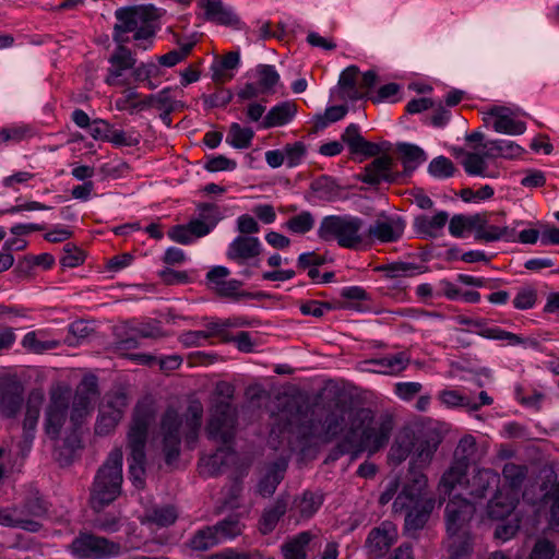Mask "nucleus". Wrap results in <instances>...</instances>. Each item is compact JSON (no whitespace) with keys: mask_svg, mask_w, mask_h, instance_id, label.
<instances>
[{"mask_svg":"<svg viewBox=\"0 0 559 559\" xmlns=\"http://www.w3.org/2000/svg\"><path fill=\"white\" fill-rule=\"evenodd\" d=\"M365 364L380 367L382 370H379V372L395 374L407 367L409 358L404 352H400L382 358L367 360Z\"/></svg>","mask_w":559,"mask_h":559,"instance_id":"nucleus-35","label":"nucleus"},{"mask_svg":"<svg viewBox=\"0 0 559 559\" xmlns=\"http://www.w3.org/2000/svg\"><path fill=\"white\" fill-rule=\"evenodd\" d=\"M115 16L117 23L112 39L117 44H126L129 41V33H134L135 40L152 39L156 33L153 23L160 17V13L153 4L130 5L117 9Z\"/></svg>","mask_w":559,"mask_h":559,"instance_id":"nucleus-5","label":"nucleus"},{"mask_svg":"<svg viewBox=\"0 0 559 559\" xmlns=\"http://www.w3.org/2000/svg\"><path fill=\"white\" fill-rule=\"evenodd\" d=\"M520 523L521 519L519 515H513L507 520L499 521L493 532L495 538L503 542L511 539L519 532Z\"/></svg>","mask_w":559,"mask_h":559,"instance_id":"nucleus-47","label":"nucleus"},{"mask_svg":"<svg viewBox=\"0 0 559 559\" xmlns=\"http://www.w3.org/2000/svg\"><path fill=\"white\" fill-rule=\"evenodd\" d=\"M177 519V512L173 506H164L148 509L145 512V520L148 523L156 524L157 526L164 527L175 523Z\"/></svg>","mask_w":559,"mask_h":559,"instance_id":"nucleus-44","label":"nucleus"},{"mask_svg":"<svg viewBox=\"0 0 559 559\" xmlns=\"http://www.w3.org/2000/svg\"><path fill=\"white\" fill-rule=\"evenodd\" d=\"M428 171L431 176L437 178H449L454 175L455 166L449 158L438 156L430 162Z\"/></svg>","mask_w":559,"mask_h":559,"instance_id":"nucleus-54","label":"nucleus"},{"mask_svg":"<svg viewBox=\"0 0 559 559\" xmlns=\"http://www.w3.org/2000/svg\"><path fill=\"white\" fill-rule=\"evenodd\" d=\"M436 498L419 500L402 509H393L395 513H404V528L406 532H417L425 527L436 507Z\"/></svg>","mask_w":559,"mask_h":559,"instance_id":"nucleus-14","label":"nucleus"},{"mask_svg":"<svg viewBox=\"0 0 559 559\" xmlns=\"http://www.w3.org/2000/svg\"><path fill=\"white\" fill-rule=\"evenodd\" d=\"M420 465L409 463L407 472L400 476L401 490L393 501V509H402L419 500L435 498L428 495V479Z\"/></svg>","mask_w":559,"mask_h":559,"instance_id":"nucleus-9","label":"nucleus"},{"mask_svg":"<svg viewBox=\"0 0 559 559\" xmlns=\"http://www.w3.org/2000/svg\"><path fill=\"white\" fill-rule=\"evenodd\" d=\"M287 467L288 461L285 457L266 464L265 472L257 485V492L263 498L272 497L284 479Z\"/></svg>","mask_w":559,"mask_h":559,"instance_id":"nucleus-17","label":"nucleus"},{"mask_svg":"<svg viewBox=\"0 0 559 559\" xmlns=\"http://www.w3.org/2000/svg\"><path fill=\"white\" fill-rule=\"evenodd\" d=\"M311 190L319 193V198L324 201H334L341 195V187L335 179L330 176H321L313 180Z\"/></svg>","mask_w":559,"mask_h":559,"instance_id":"nucleus-40","label":"nucleus"},{"mask_svg":"<svg viewBox=\"0 0 559 559\" xmlns=\"http://www.w3.org/2000/svg\"><path fill=\"white\" fill-rule=\"evenodd\" d=\"M396 151L400 154L404 166V174H412L416 167L426 160V153L417 145L409 143H399Z\"/></svg>","mask_w":559,"mask_h":559,"instance_id":"nucleus-32","label":"nucleus"},{"mask_svg":"<svg viewBox=\"0 0 559 559\" xmlns=\"http://www.w3.org/2000/svg\"><path fill=\"white\" fill-rule=\"evenodd\" d=\"M528 467L524 464L506 463L502 468V476L510 487L511 492H516L522 488L527 478Z\"/></svg>","mask_w":559,"mask_h":559,"instance_id":"nucleus-38","label":"nucleus"},{"mask_svg":"<svg viewBox=\"0 0 559 559\" xmlns=\"http://www.w3.org/2000/svg\"><path fill=\"white\" fill-rule=\"evenodd\" d=\"M306 145L304 142H295L293 144H286L284 147L285 158H287V166L295 167L300 164L302 157L306 154Z\"/></svg>","mask_w":559,"mask_h":559,"instance_id":"nucleus-60","label":"nucleus"},{"mask_svg":"<svg viewBox=\"0 0 559 559\" xmlns=\"http://www.w3.org/2000/svg\"><path fill=\"white\" fill-rule=\"evenodd\" d=\"M499 483V474L490 468L478 469L471 479L466 480L469 495L475 498H484L490 488H498Z\"/></svg>","mask_w":559,"mask_h":559,"instance_id":"nucleus-26","label":"nucleus"},{"mask_svg":"<svg viewBox=\"0 0 559 559\" xmlns=\"http://www.w3.org/2000/svg\"><path fill=\"white\" fill-rule=\"evenodd\" d=\"M355 412H350L346 416L347 411L344 407H336L330 411L322 423L321 440L328 443L336 439L345 430L346 426H349V418Z\"/></svg>","mask_w":559,"mask_h":559,"instance_id":"nucleus-20","label":"nucleus"},{"mask_svg":"<svg viewBox=\"0 0 559 559\" xmlns=\"http://www.w3.org/2000/svg\"><path fill=\"white\" fill-rule=\"evenodd\" d=\"M70 406L68 393L58 391L50 395L49 404L45 411V432L51 440H58L61 429L67 420Z\"/></svg>","mask_w":559,"mask_h":559,"instance_id":"nucleus-12","label":"nucleus"},{"mask_svg":"<svg viewBox=\"0 0 559 559\" xmlns=\"http://www.w3.org/2000/svg\"><path fill=\"white\" fill-rule=\"evenodd\" d=\"M169 92L170 88L166 87L160 91L158 94L148 95L144 99L130 104V111L133 112L134 109H143L145 107L156 106L158 109L166 106L169 103Z\"/></svg>","mask_w":559,"mask_h":559,"instance_id":"nucleus-53","label":"nucleus"},{"mask_svg":"<svg viewBox=\"0 0 559 559\" xmlns=\"http://www.w3.org/2000/svg\"><path fill=\"white\" fill-rule=\"evenodd\" d=\"M448 218L449 215L444 211L438 212L431 218L426 215H419L414 219V228L424 239L436 238L438 236V230L444 227Z\"/></svg>","mask_w":559,"mask_h":559,"instance_id":"nucleus-28","label":"nucleus"},{"mask_svg":"<svg viewBox=\"0 0 559 559\" xmlns=\"http://www.w3.org/2000/svg\"><path fill=\"white\" fill-rule=\"evenodd\" d=\"M486 158L487 157L484 153H466L462 165L468 175L485 176V170L487 168Z\"/></svg>","mask_w":559,"mask_h":559,"instance_id":"nucleus-50","label":"nucleus"},{"mask_svg":"<svg viewBox=\"0 0 559 559\" xmlns=\"http://www.w3.org/2000/svg\"><path fill=\"white\" fill-rule=\"evenodd\" d=\"M362 226L359 217L331 215L322 219L318 236L324 241L336 240L340 247L354 249L362 242L359 234Z\"/></svg>","mask_w":559,"mask_h":559,"instance_id":"nucleus-8","label":"nucleus"},{"mask_svg":"<svg viewBox=\"0 0 559 559\" xmlns=\"http://www.w3.org/2000/svg\"><path fill=\"white\" fill-rule=\"evenodd\" d=\"M467 468L468 466L465 462L453 460L439 483V487L443 489L444 493H450L456 485L463 484V480L466 478Z\"/></svg>","mask_w":559,"mask_h":559,"instance_id":"nucleus-34","label":"nucleus"},{"mask_svg":"<svg viewBox=\"0 0 559 559\" xmlns=\"http://www.w3.org/2000/svg\"><path fill=\"white\" fill-rule=\"evenodd\" d=\"M368 235L384 242L394 241L400 237V234L393 229L392 224L383 221H377L371 225Z\"/></svg>","mask_w":559,"mask_h":559,"instance_id":"nucleus-51","label":"nucleus"},{"mask_svg":"<svg viewBox=\"0 0 559 559\" xmlns=\"http://www.w3.org/2000/svg\"><path fill=\"white\" fill-rule=\"evenodd\" d=\"M121 545L94 534H80L71 544L72 552L82 559H105L121 554Z\"/></svg>","mask_w":559,"mask_h":559,"instance_id":"nucleus-11","label":"nucleus"},{"mask_svg":"<svg viewBox=\"0 0 559 559\" xmlns=\"http://www.w3.org/2000/svg\"><path fill=\"white\" fill-rule=\"evenodd\" d=\"M254 136L251 128H242L239 123L233 122L229 127L226 142L235 148H248Z\"/></svg>","mask_w":559,"mask_h":559,"instance_id":"nucleus-43","label":"nucleus"},{"mask_svg":"<svg viewBox=\"0 0 559 559\" xmlns=\"http://www.w3.org/2000/svg\"><path fill=\"white\" fill-rule=\"evenodd\" d=\"M440 443L441 437L435 431L417 437L413 429L406 428L396 436L390 449L389 459L400 464L413 454L411 463L425 466L429 464Z\"/></svg>","mask_w":559,"mask_h":559,"instance_id":"nucleus-7","label":"nucleus"},{"mask_svg":"<svg viewBox=\"0 0 559 559\" xmlns=\"http://www.w3.org/2000/svg\"><path fill=\"white\" fill-rule=\"evenodd\" d=\"M393 159L389 155L377 156L365 167V171L358 178L370 186H378L382 181L395 182L401 174L392 173Z\"/></svg>","mask_w":559,"mask_h":559,"instance_id":"nucleus-16","label":"nucleus"},{"mask_svg":"<svg viewBox=\"0 0 559 559\" xmlns=\"http://www.w3.org/2000/svg\"><path fill=\"white\" fill-rule=\"evenodd\" d=\"M111 63V73L114 75H122L123 71L133 69L135 66V58L129 48L123 43L117 44L116 50L109 58Z\"/></svg>","mask_w":559,"mask_h":559,"instance_id":"nucleus-36","label":"nucleus"},{"mask_svg":"<svg viewBox=\"0 0 559 559\" xmlns=\"http://www.w3.org/2000/svg\"><path fill=\"white\" fill-rule=\"evenodd\" d=\"M199 218L206 222L210 228H214L222 219V214L217 205L213 203H201L198 205Z\"/></svg>","mask_w":559,"mask_h":559,"instance_id":"nucleus-59","label":"nucleus"},{"mask_svg":"<svg viewBox=\"0 0 559 559\" xmlns=\"http://www.w3.org/2000/svg\"><path fill=\"white\" fill-rule=\"evenodd\" d=\"M373 414L369 408H358L349 418V428L344 437L331 449L325 463L335 462L345 454L356 460L365 451L374 453L383 448L393 430V419L385 416L373 427Z\"/></svg>","mask_w":559,"mask_h":559,"instance_id":"nucleus-1","label":"nucleus"},{"mask_svg":"<svg viewBox=\"0 0 559 559\" xmlns=\"http://www.w3.org/2000/svg\"><path fill=\"white\" fill-rule=\"evenodd\" d=\"M261 253V243L257 237L238 236L230 243L227 257L241 262L253 259Z\"/></svg>","mask_w":559,"mask_h":559,"instance_id":"nucleus-23","label":"nucleus"},{"mask_svg":"<svg viewBox=\"0 0 559 559\" xmlns=\"http://www.w3.org/2000/svg\"><path fill=\"white\" fill-rule=\"evenodd\" d=\"M122 457L121 449H114L95 475L91 488L90 506L97 513L121 495Z\"/></svg>","mask_w":559,"mask_h":559,"instance_id":"nucleus-6","label":"nucleus"},{"mask_svg":"<svg viewBox=\"0 0 559 559\" xmlns=\"http://www.w3.org/2000/svg\"><path fill=\"white\" fill-rule=\"evenodd\" d=\"M556 545L547 538H538L527 559H554Z\"/></svg>","mask_w":559,"mask_h":559,"instance_id":"nucleus-56","label":"nucleus"},{"mask_svg":"<svg viewBox=\"0 0 559 559\" xmlns=\"http://www.w3.org/2000/svg\"><path fill=\"white\" fill-rule=\"evenodd\" d=\"M493 129L499 133L507 134H523L526 130V124L523 121L514 120L508 115L499 116L493 122Z\"/></svg>","mask_w":559,"mask_h":559,"instance_id":"nucleus-48","label":"nucleus"},{"mask_svg":"<svg viewBox=\"0 0 559 559\" xmlns=\"http://www.w3.org/2000/svg\"><path fill=\"white\" fill-rule=\"evenodd\" d=\"M185 436L188 444L194 443L202 424L203 406L200 401H191L185 414Z\"/></svg>","mask_w":559,"mask_h":559,"instance_id":"nucleus-30","label":"nucleus"},{"mask_svg":"<svg viewBox=\"0 0 559 559\" xmlns=\"http://www.w3.org/2000/svg\"><path fill=\"white\" fill-rule=\"evenodd\" d=\"M212 527L219 543L223 539L235 538L242 532V525L237 514L228 515L224 520L217 522L215 525H212Z\"/></svg>","mask_w":559,"mask_h":559,"instance_id":"nucleus-41","label":"nucleus"},{"mask_svg":"<svg viewBox=\"0 0 559 559\" xmlns=\"http://www.w3.org/2000/svg\"><path fill=\"white\" fill-rule=\"evenodd\" d=\"M210 440L221 442L212 455L201 461V474L216 477L236 457L233 442L236 436V415L227 402H218L205 428Z\"/></svg>","mask_w":559,"mask_h":559,"instance_id":"nucleus-2","label":"nucleus"},{"mask_svg":"<svg viewBox=\"0 0 559 559\" xmlns=\"http://www.w3.org/2000/svg\"><path fill=\"white\" fill-rule=\"evenodd\" d=\"M128 406L127 394L119 390L105 396V402L99 405L98 416L95 423V433L104 437L115 431L123 417Z\"/></svg>","mask_w":559,"mask_h":559,"instance_id":"nucleus-10","label":"nucleus"},{"mask_svg":"<svg viewBox=\"0 0 559 559\" xmlns=\"http://www.w3.org/2000/svg\"><path fill=\"white\" fill-rule=\"evenodd\" d=\"M396 538V530L391 522H383L373 527L366 539L365 547L368 555L374 559L383 557Z\"/></svg>","mask_w":559,"mask_h":559,"instance_id":"nucleus-15","label":"nucleus"},{"mask_svg":"<svg viewBox=\"0 0 559 559\" xmlns=\"http://www.w3.org/2000/svg\"><path fill=\"white\" fill-rule=\"evenodd\" d=\"M212 526H204L190 538L188 546L194 551H206L218 544Z\"/></svg>","mask_w":559,"mask_h":559,"instance_id":"nucleus-42","label":"nucleus"},{"mask_svg":"<svg viewBox=\"0 0 559 559\" xmlns=\"http://www.w3.org/2000/svg\"><path fill=\"white\" fill-rule=\"evenodd\" d=\"M475 513V504L460 496L447 502L443 518L451 558L468 557L473 552L475 537L472 533V521Z\"/></svg>","mask_w":559,"mask_h":559,"instance_id":"nucleus-3","label":"nucleus"},{"mask_svg":"<svg viewBox=\"0 0 559 559\" xmlns=\"http://www.w3.org/2000/svg\"><path fill=\"white\" fill-rule=\"evenodd\" d=\"M24 385L13 379L0 381V414L5 418H14L22 409L24 399Z\"/></svg>","mask_w":559,"mask_h":559,"instance_id":"nucleus-13","label":"nucleus"},{"mask_svg":"<svg viewBox=\"0 0 559 559\" xmlns=\"http://www.w3.org/2000/svg\"><path fill=\"white\" fill-rule=\"evenodd\" d=\"M285 225L293 233L306 234L312 229L314 225V218L310 212L304 211L300 214L289 218Z\"/></svg>","mask_w":559,"mask_h":559,"instance_id":"nucleus-52","label":"nucleus"},{"mask_svg":"<svg viewBox=\"0 0 559 559\" xmlns=\"http://www.w3.org/2000/svg\"><path fill=\"white\" fill-rule=\"evenodd\" d=\"M91 413L79 408L78 406L73 405L71 406V413H70V423L72 426V435L66 438V443L72 449L81 448L80 439L76 435V431L81 428L84 420L87 418V416Z\"/></svg>","mask_w":559,"mask_h":559,"instance_id":"nucleus-45","label":"nucleus"},{"mask_svg":"<svg viewBox=\"0 0 559 559\" xmlns=\"http://www.w3.org/2000/svg\"><path fill=\"white\" fill-rule=\"evenodd\" d=\"M289 506V495L287 492L277 497L275 503L265 509L259 521V530L263 535L274 531L278 521L287 512Z\"/></svg>","mask_w":559,"mask_h":559,"instance_id":"nucleus-22","label":"nucleus"},{"mask_svg":"<svg viewBox=\"0 0 559 559\" xmlns=\"http://www.w3.org/2000/svg\"><path fill=\"white\" fill-rule=\"evenodd\" d=\"M48 508L44 499L37 495L27 497L24 501L23 509H17V514L26 518H44L47 514Z\"/></svg>","mask_w":559,"mask_h":559,"instance_id":"nucleus-46","label":"nucleus"},{"mask_svg":"<svg viewBox=\"0 0 559 559\" xmlns=\"http://www.w3.org/2000/svg\"><path fill=\"white\" fill-rule=\"evenodd\" d=\"M543 481L540 490L544 491L543 501L550 504V524L559 526V481L557 474L552 468H544L542 471Z\"/></svg>","mask_w":559,"mask_h":559,"instance_id":"nucleus-19","label":"nucleus"},{"mask_svg":"<svg viewBox=\"0 0 559 559\" xmlns=\"http://www.w3.org/2000/svg\"><path fill=\"white\" fill-rule=\"evenodd\" d=\"M209 559H264V558L259 551L238 552L234 549H226L224 551L211 555Z\"/></svg>","mask_w":559,"mask_h":559,"instance_id":"nucleus-64","label":"nucleus"},{"mask_svg":"<svg viewBox=\"0 0 559 559\" xmlns=\"http://www.w3.org/2000/svg\"><path fill=\"white\" fill-rule=\"evenodd\" d=\"M212 228L203 219H191L187 225H176L169 231L168 236L174 241L182 245H188L193 240V237L201 238L209 235Z\"/></svg>","mask_w":559,"mask_h":559,"instance_id":"nucleus-21","label":"nucleus"},{"mask_svg":"<svg viewBox=\"0 0 559 559\" xmlns=\"http://www.w3.org/2000/svg\"><path fill=\"white\" fill-rule=\"evenodd\" d=\"M257 72L259 75V86L262 88V93L272 91L280 81V74L273 66L260 64L257 68Z\"/></svg>","mask_w":559,"mask_h":559,"instance_id":"nucleus-49","label":"nucleus"},{"mask_svg":"<svg viewBox=\"0 0 559 559\" xmlns=\"http://www.w3.org/2000/svg\"><path fill=\"white\" fill-rule=\"evenodd\" d=\"M479 335L490 340L508 341L510 345L524 344L532 348L538 349L540 344L535 338H523L518 334L501 329H484Z\"/></svg>","mask_w":559,"mask_h":559,"instance_id":"nucleus-39","label":"nucleus"},{"mask_svg":"<svg viewBox=\"0 0 559 559\" xmlns=\"http://www.w3.org/2000/svg\"><path fill=\"white\" fill-rule=\"evenodd\" d=\"M296 112L297 105L294 102H283L269 110L261 123V127L270 129L276 126L286 124L293 119Z\"/></svg>","mask_w":559,"mask_h":559,"instance_id":"nucleus-29","label":"nucleus"},{"mask_svg":"<svg viewBox=\"0 0 559 559\" xmlns=\"http://www.w3.org/2000/svg\"><path fill=\"white\" fill-rule=\"evenodd\" d=\"M311 540L309 532H302L282 546L284 559H307L306 547Z\"/></svg>","mask_w":559,"mask_h":559,"instance_id":"nucleus-37","label":"nucleus"},{"mask_svg":"<svg viewBox=\"0 0 559 559\" xmlns=\"http://www.w3.org/2000/svg\"><path fill=\"white\" fill-rule=\"evenodd\" d=\"M475 447H476L475 438L471 435L464 436L460 440V442L454 451L453 460L463 461L466 463L467 466H469L471 459L476 451Z\"/></svg>","mask_w":559,"mask_h":559,"instance_id":"nucleus-55","label":"nucleus"},{"mask_svg":"<svg viewBox=\"0 0 559 559\" xmlns=\"http://www.w3.org/2000/svg\"><path fill=\"white\" fill-rule=\"evenodd\" d=\"M334 308H335V306L331 302L311 300L306 304H302L300 306V311L307 316H313L316 318H321L324 313V309L331 310Z\"/></svg>","mask_w":559,"mask_h":559,"instance_id":"nucleus-63","label":"nucleus"},{"mask_svg":"<svg viewBox=\"0 0 559 559\" xmlns=\"http://www.w3.org/2000/svg\"><path fill=\"white\" fill-rule=\"evenodd\" d=\"M519 503L516 492L497 489L493 497L488 501L487 515L493 521H503L512 518Z\"/></svg>","mask_w":559,"mask_h":559,"instance_id":"nucleus-18","label":"nucleus"},{"mask_svg":"<svg viewBox=\"0 0 559 559\" xmlns=\"http://www.w3.org/2000/svg\"><path fill=\"white\" fill-rule=\"evenodd\" d=\"M155 419V409L148 401L139 402L132 413L129 431L127 433V449L129 450V477L138 489L145 487V447L148 428Z\"/></svg>","mask_w":559,"mask_h":559,"instance_id":"nucleus-4","label":"nucleus"},{"mask_svg":"<svg viewBox=\"0 0 559 559\" xmlns=\"http://www.w3.org/2000/svg\"><path fill=\"white\" fill-rule=\"evenodd\" d=\"M64 257L60 260V263L67 267H75L83 263L84 255L83 252L74 245L67 243L63 248Z\"/></svg>","mask_w":559,"mask_h":559,"instance_id":"nucleus-61","label":"nucleus"},{"mask_svg":"<svg viewBox=\"0 0 559 559\" xmlns=\"http://www.w3.org/2000/svg\"><path fill=\"white\" fill-rule=\"evenodd\" d=\"M358 146L352 151L353 154H362L366 157H377L380 153L386 152L390 150L391 144L389 142L383 143H372L365 139H362L358 144Z\"/></svg>","mask_w":559,"mask_h":559,"instance_id":"nucleus-58","label":"nucleus"},{"mask_svg":"<svg viewBox=\"0 0 559 559\" xmlns=\"http://www.w3.org/2000/svg\"><path fill=\"white\" fill-rule=\"evenodd\" d=\"M199 4L204 9V16L207 21L226 26L239 24V17L231 10L226 9L222 0H199Z\"/></svg>","mask_w":559,"mask_h":559,"instance_id":"nucleus-24","label":"nucleus"},{"mask_svg":"<svg viewBox=\"0 0 559 559\" xmlns=\"http://www.w3.org/2000/svg\"><path fill=\"white\" fill-rule=\"evenodd\" d=\"M323 496L310 490L305 491L301 496H296L289 508L290 516L298 515L299 519L311 518L321 507Z\"/></svg>","mask_w":559,"mask_h":559,"instance_id":"nucleus-25","label":"nucleus"},{"mask_svg":"<svg viewBox=\"0 0 559 559\" xmlns=\"http://www.w3.org/2000/svg\"><path fill=\"white\" fill-rule=\"evenodd\" d=\"M182 426V418L174 407H168L160 418V431L163 441H170L181 439L180 428Z\"/></svg>","mask_w":559,"mask_h":559,"instance_id":"nucleus-33","label":"nucleus"},{"mask_svg":"<svg viewBox=\"0 0 559 559\" xmlns=\"http://www.w3.org/2000/svg\"><path fill=\"white\" fill-rule=\"evenodd\" d=\"M43 402L44 394L40 391L34 390L29 393L23 420L24 438L26 441L31 442L34 439V430L39 418Z\"/></svg>","mask_w":559,"mask_h":559,"instance_id":"nucleus-27","label":"nucleus"},{"mask_svg":"<svg viewBox=\"0 0 559 559\" xmlns=\"http://www.w3.org/2000/svg\"><path fill=\"white\" fill-rule=\"evenodd\" d=\"M0 525L20 527L28 532H38L41 528L39 521L23 518L17 514V508H0Z\"/></svg>","mask_w":559,"mask_h":559,"instance_id":"nucleus-31","label":"nucleus"},{"mask_svg":"<svg viewBox=\"0 0 559 559\" xmlns=\"http://www.w3.org/2000/svg\"><path fill=\"white\" fill-rule=\"evenodd\" d=\"M419 266L408 262H393L376 267V271L384 272L386 277L395 278L406 275L408 272L418 270Z\"/></svg>","mask_w":559,"mask_h":559,"instance_id":"nucleus-57","label":"nucleus"},{"mask_svg":"<svg viewBox=\"0 0 559 559\" xmlns=\"http://www.w3.org/2000/svg\"><path fill=\"white\" fill-rule=\"evenodd\" d=\"M498 153L501 157L513 159L521 156L524 152V148L513 141L507 140H496Z\"/></svg>","mask_w":559,"mask_h":559,"instance_id":"nucleus-62","label":"nucleus"}]
</instances>
